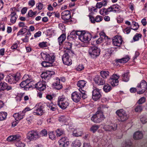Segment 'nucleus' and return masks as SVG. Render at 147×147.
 <instances>
[{
	"label": "nucleus",
	"mask_w": 147,
	"mask_h": 147,
	"mask_svg": "<svg viewBox=\"0 0 147 147\" xmlns=\"http://www.w3.org/2000/svg\"><path fill=\"white\" fill-rule=\"evenodd\" d=\"M62 60L64 64L67 65H70L72 64V61L70 58L69 53H66L62 56Z\"/></svg>",
	"instance_id": "dca6fc26"
},
{
	"label": "nucleus",
	"mask_w": 147,
	"mask_h": 147,
	"mask_svg": "<svg viewBox=\"0 0 147 147\" xmlns=\"http://www.w3.org/2000/svg\"><path fill=\"white\" fill-rule=\"evenodd\" d=\"M142 35L139 33H136L135 35L133 38V40L134 41H136L139 40L142 37Z\"/></svg>",
	"instance_id": "a19ab883"
},
{
	"label": "nucleus",
	"mask_w": 147,
	"mask_h": 147,
	"mask_svg": "<svg viewBox=\"0 0 147 147\" xmlns=\"http://www.w3.org/2000/svg\"><path fill=\"white\" fill-rule=\"evenodd\" d=\"M100 107L98 108V111L91 117V120L96 123H99L103 120L105 117L103 112L100 110Z\"/></svg>",
	"instance_id": "20e7f679"
},
{
	"label": "nucleus",
	"mask_w": 147,
	"mask_h": 147,
	"mask_svg": "<svg viewBox=\"0 0 147 147\" xmlns=\"http://www.w3.org/2000/svg\"><path fill=\"white\" fill-rule=\"evenodd\" d=\"M104 141L103 140H101V142L100 143H99L98 145H99L100 147L101 146H103L104 147H106V144L104 143Z\"/></svg>",
	"instance_id": "69168bd1"
},
{
	"label": "nucleus",
	"mask_w": 147,
	"mask_h": 147,
	"mask_svg": "<svg viewBox=\"0 0 147 147\" xmlns=\"http://www.w3.org/2000/svg\"><path fill=\"white\" fill-rule=\"evenodd\" d=\"M52 85L57 90L60 89L62 87V84L60 83V80L57 78H56L55 81Z\"/></svg>",
	"instance_id": "bb28decb"
},
{
	"label": "nucleus",
	"mask_w": 147,
	"mask_h": 147,
	"mask_svg": "<svg viewBox=\"0 0 147 147\" xmlns=\"http://www.w3.org/2000/svg\"><path fill=\"white\" fill-rule=\"evenodd\" d=\"M113 12L116 13L117 11H118L119 10V6L117 4L114 5H112Z\"/></svg>",
	"instance_id": "c03bdc74"
},
{
	"label": "nucleus",
	"mask_w": 147,
	"mask_h": 147,
	"mask_svg": "<svg viewBox=\"0 0 147 147\" xmlns=\"http://www.w3.org/2000/svg\"><path fill=\"white\" fill-rule=\"evenodd\" d=\"M20 77L18 75V74H13L11 75L10 76H7L5 80L7 82L11 84L16 83L18 81Z\"/></svg>",
	"instance_id": "9d476101"
},
{
	"label": "nucleus",
	"mask_w": 147,
	"mask_h": 147,
	"mask_svg": "<svg viewBox=\"0 0 147 147\" xmlns=\"http://www.w3.org/2000/svg\"><path fill=\"white\" fill-rule=\"evenodd\" d=\"M24 111L16 113L13 115V117L17 121L20 120L24 117L25 114L24 113Z\"/></svg>",
	"instance_id": "b1692460"
},
{
	"label": "nucleus",
	"mask_w": 147,
	"mask_h": 147,
	"mask_svg": "<svg viewBox=\"0 0 147 147\" xmlns=\"http://www.w3.org/2000/svg\"><path fill=\"white\" fill-rule=\"evenodd\" d=\"M35 4V1L34 0H30L28 2V4L29 6L33 7Z\"/></svg>",
	"instance_id": "e2e57ef3"
},
{
	"label": "nucleus",
	"mask_w": 147,
	"mask_h": 147,
	"mask_svg": "<svg viewBox=\"0 0 147 147\" xmlns=\"http://www.w3.org/2000/svg\"><path fill=\"white\" fill-rule=\"evenodd\" d=\"M132 26H133V27H136V28H131V29H133L134 30H137L139 27V26L138 23L134 21H133L132 22L131 26V27Z\"/></svg>",
	"instance_id": "79ce46f5"
},
{
	"label": "nucleus",
	"mask_w": 147,
	"mask_h": 147,
	"mask_svg": "<svg viewBox=\"0 0 147 147\" xmlns=\"http://www.w3.org/2000/svg\"><path fill=\"white\" fill-rule=\"evenodd\" d=\"M92 138L93 142L96 143L98 142L100 140L98 137L95 136H93Z\"/></svg>",
	"instance_id": "052dcab7"
},
{
	"label": "nucleus",
	"mask_w": 147,
	"mask_h": 147,
	"mask_svg": "<svg viewBox=\"0 0 147 147\" xmlns=\"http://www.w3.org/2000/svg\"><path fill=\"white\" fill-rule=\"evenodd\" d=\"M65 45L66 46L67 49L68 51H68V52L70 53V50L72 47V44L69 42H67L66 43ZM71 52H72V51H71Z\"/></svg>",
	"instance_id": "603ef678"
},
{
	"label": "nucleus",
	"mask_w": 147,
	"mask_h": 147,
	"mask_svg": "<svg viewBox=\"0 0 147 147\" xmlns=\"http://www.w3.org/2000/svg\"><path fill=\"white\" fill-rule=\"evenodd\" d=\"M56 132L57 136L58 137L60 136L64 133L63 131L61 129H57Z\"/></svg>",
	"instance_id": "09e8293b"
},
{
	"label": "nucleus",
	"mask_w": 147,
	"mask_h": 147,
	"mask_svg": "<svg viewBox=\"0 0 147 147\" xmlns=\"http://www.w3.org/2000/svg\"><path fill=\"white\" fill-rule=\"evenodd\" d=\"M100 74L102 77L106 78L109 76V73L107 71H100Z\"/></svg>",
	"instance_id": "f704fd0d"
},
{
	"label": "nucleus",
	"mask_w": 147,
	"mask_h": 147,
	"mask_svg": "<svg viewBox=\"0 0 147 147\" xmlns=\"http://www.w3.org/2000/svg\"><path fill=\"white\" fill-rule=\"evenodd\" d=\"M43 7V4L40 3H38V5L36 6V7L38 8L39 10H41L42 9Z\"/></svg>",
	"instance_id": "0e129e2a"
},
{
	"label": "nucleus",
	"mask_w": 147,
	"mask_h": 147,
	"mask_svg": "<svg viewBox=\"0 0 147 147\" xmlns=\"http://www.w3.org/2000/svg\"><path fill=\"white\" fill-rule=\"evenodd\" d=\"M129 72L128 71H127L122 75V80L124 82H127L129 80Z\"/></svg>",
	"instance_id": "c756f323"
},
{
	"label": "nucleus",
	"mask_w": 147,
	"mask_h": 147,
	"mask_svg": "<svg viewBox=\"0 0 147 147\" xmlns=\"http://www.w3.org/2000/svg\"><path fill=\"white\" fill-rule=\"evenodd\" d=\"M82 134V132L81 131L76 132V131H73V135L74 136L78 137L81 136Z\"/></svg>",
	"instance_id": "de8ad7c7"
},
{
	"label": "nucleus",
	"mask_w": 147,
	"mask_h": 147,
	"mask_svg": "<svg viewBox=\"0 0 147 147\" xmlns=\"http://www.w3.org/2000/svg\"><path fill=\"white\" fill-rule=\"evenodd\" d=\"M57 104L59 107L63 109H65L69 105L67 100L64 95L58 97Z\"/></svg>",
	"instance_id": "423d86ee"
},
{
	"label": "nucleus",
	"mask_w": 147,
	"mask_h": 147,
	"mask_svg": "<svg viewBox=\"0 0 147 147\" xmlns=\"http://www.w3.org/2000/svg\"><path fill=\"white\" fill-rule=\"evenodd\" d=\"M123 42V40L120 36H116L113 39V43L114 46L119 47Z\"/></svg>",
	"instance_id": "f3484780"
},
{
	"label": "nucleus",
	"mask_w": 147,
	"mask_h": 147,
	"mask_svg": "<svg viewBox=\"0 0 147 147\" xmlns=\"http://www.w3.org/2000/svg\"><path fill=\"white\" fill-rule=\"evenodd\" d=\"M147 83L146 80H142L137 86V93L139 94L144 93L146 90Z\"/></svg>",
	"instance_id": "6e6552de"
},
{
	"label": "nucleus",
	"mask_w": 147,
	"mask_h": 147,
	"mask_svg": "<svg viewBox=\"0 0 147 147\" xmlns=\"http://www.w3.org/2000/svg\"><path fill=\"white\" fill-rule=\"evenodd\" d=\"M142 110V105H138L135 106V111L137 112H140Z\"/></svg>",
	"instance_id": "37998d69"
},
{
	"label": "nucleus",
	"mask_w": 147,
	"mask_h": 147,
	"mask_svg": "<svg viewBox=\"0 0 147 147\" xmlns=\"http://www.w3.org/2000/svg\"><path fill=\"white\" fill-rule=\"evenodd\" d=\"M140 120L143 124H144L147 122V116H144L141 117Z\"/></svg>",
	"instance_id": "3c124183"
},
{
	"label": "nucleus",
	"mask_w": 147,
	"mask_h": 147,
	"mask_svg": "<svg viewBox=\"0 0 147 147\" xmlns=\"http://www.w3.org/2000/svg\"><path fill=\"white\" fill-rule=\"evenodd\" d=\"M61 17L63 20H68L71 17L70 11L68 10L64 11L61 13Z\"/></svg>",
	"instance_id": "aec40b11"
},
{
	"label": "nucleus",
	"mask_w": 147,
	"mask_h": 147,
	"mask_svg": "<svg viewBox=\"0 0 147 147\" xmlns=\"http://www.w3.org/2000/svg\"><path fill=\"white\" fill-rule=\"evenodd\" d=\"M117 128V124H113L111 125H106L104 127V129L106 131H115Z\"/></svg>",
	"instance_id": "412c9836"
},
{
	"label": "nucleus",
	"mask_w": 147,
	"mask_h": 147,
	"mask_svg": "<svg viewBox=\"0 0 147 147\" xmlns=\"http://www.w3.org/2000/svg\"><path fill=\"white\" fill-rule=\"evenodd\" d=\"M54 72L53 71H48L43 72L41 75L42 81L38 82L35 84V87L40 91L44 90L46 88V82L50 79Z\"/></svg>",
	"instance_id": "f257e3e1"
},
{
	"label": "nucleus",
	"mask_w": 147,
	"mask_h": 147,
	"mask_svg": "<svg viewBox=\"0 0 147 147\" xmlns=\"http://www.w3.org/2000/svg\"><path fill=\"white\" fill-rule=\"evenodd\" d=\"M103 89L104 91L106 92L110 91L112 89L111 86L108 84H106L104 86Z\"/></svg>",
	"instance_id": "58836bf2"
},
{
	"label": "nucleus",
	"mask_w": 147,
	"mask_h": 147,
	"mask_svg": "<svg viewBox=\"0 0 147 147\" xmlns=\"http://www.w3.org/2000/svg\"><path fill=\"white\" fill-rule=\"evenodd\" d=\"M89 17L90 21L92 23H95V22H100L103 19V17L100 16L98 15L95 18L91 16H90Z\"/></svg>",
	"instance_id": "5701e85b"
},
{
	"label": "nucleus",
	"mask_w": 147,
	"mask_h": 147,
	"mask_svg": "<svg viewBox=\"0 0 147 147\" xmlns=\"http://www.w3.org/2000/svg\"><path fill=\"white\" fill-rule=\"evenodd\" d=\"M9 16L11 17V22L13 24L15 23L18 18V16L16 14V13L14 11L11 12Z\"/></svg>",
	"instance_id": "cd10ccee"
},
{
	"label": "nucleus",
	"mask_w": 147,
	"mask_h": 147,
	"mask_svg": "<svg viewBox=\"0 0 147 147\" xmlns=\"http://www.w3.org/2000/svg\"><path fill=\"white\" fill-rule=\"evenodd\" d=\"M94 80L95 82L98 85H103L105 83V81L104 79L98 75L96 76L94 79Z\"/></svg>",
	"instance_id": "4be33fe9"
},
{
	"label": "nucleus",
	"mask_w": 147,
	"mask_h": 147,
	"mask_svg": "<svg viewBox=\"0 0 147 147\" xmlns=\"http://www.w3.org/2000/svg\"><path fill=\"white\" fill-rule=\"evenodd\" d=\"M101 96L100 90L99 89L94 88L92 91V99L95 101H97L100 99Z\"/></svg>",
	"instance_id": "ddd939ff"
},
{
	"label": "nucleus",
	"mask_w": 147,
	"mask_h": 147,
	"mask_svg": "<svg viewBox=\"0 0 147 147\" xmlns=\"http://www.w3.org/2000/svg\"><path fill=\"white\" fill-rule=\"evenodd\" d=\"M100 14L104 16L105 14H107L106 9L103 8L100 9L99 11Z\"/></svg>",
	"instance_id": "8fccbe9b"
},
{
	"label": "nucleus",
	"mask_w": 147,
	"mask_h": 147,
	"mask_svg": "<svg viewBox=\"0 0 147 147\" xmlns=\"http://www.w3.org/2000/svg\"><path fill=\"white\" fill-rule=\"evenodd\" d=\"M41 56L45 61L42 62V65L44 67H49L53 65L55 61V57L53 54L47 53H41Z\"/></svg>",
	"instance_id": "f03ea898"
},
{
	"label": "nucleus",
	"mask_w": 147,
	"mask_h": 147,
	"mask_svg": "<svg viewBox=\"0 0 147 147\" xmlns=\"http://www.w3.org/2000/svg\"><path fill=\"white\" fill-rule=\"evenodd\" d=\"M116 113L119 117V120L121 121H123L128 119V116L122 109L117 110Z\"/></svg>",
	"instance_id": "1a4fd4ad"
},
{
	"label": "nucleus",
	"mask_w": 147,
	"mask_h": 147,
	"mask_svg": "<svg viewBox=\"0 0 147 147\" xmlns=\"http://www.w3.org/2000/svg\"><path fill=\"white\" fill-rule=\"evenodd\" d=\"M60 147H67L69 144V142L66 138L63 137L58 141Z\"/></svg>",
	"instance_id": "6ab92c4d"
},
{
	"label": "nucleus",
	"mask_w": 147,
	"mask_h": 147,
	"mask_svg": "<svg viewBox=\"0 0 147 147\" xmlns=\"http://www.w3.org/2000/svg\"><path fill=\"white\" fill-rule=\"evenodd\" d=\"M99 127V126L98 125H94L90 127V131L94 133L97 131Z\"/></svg>",
	"instance_id": "e433bc0d"
},
{
	"label": "nucleus",
	"mask_w": 147,
	"mask_h": 147,
	"mask_svg": "<svg viewBox=\"0 0 147 147\" xmlns=\"http://www.w3.org/2000/svg\"><path fill=\"white\" fill-rule=\"evenodd\" d=\"M47 106L49 108L48 109H50L52 111H55L57 109L56 106L55 105L53 104L52 102L47 105Z\"/></svg>",
	"instance_id": "4c0bfd02"
},
{
	"label": "nucleus",
	"mask_w": 147,
	"mask_h": 147,
	"mask_svg": "<svg viewBox=\"0 0 147 147\" xmlns=\"http://www.w3.org/2000/svg\"><path fill=\"white\" fill-rule=\"evenodd\" d=\"M7 84L5 82H1L0 83V90L3 91L6 89Z\"/></svg>",
	"instance_id": "ea45409f"
},
{
	"label": "nucleus",
	"mask_w": 147,
	"mask_h": 147,
	"mask_svg": "<svg viewBox=\"0 0 147 147\" xmlns=\"http://www.w3.org/2000/svg\"><path fill=\"white\" fill-rule=\"evenodd\" d=\"M66 38V35L64 34H62L58 38V41L59 45H60L65 40Z\"/></svg>",
	"instance_id": "473e14b6"
},
{
	"label": "nucleus",
	"mask_w": 147,
	"mask_h": 147,
	"mask_svg": "<svg viewBox=\"0 0 147 147\" xmlns=\"http://www.w3.org/2000/svg\"><path fill=\"white\" fill-rule=\"evenodd\" d=\"M59 120L61 122L65 123L67 121V118L64 116H61L59 118Z\"/></svg>",
	"instance_id": "a18cd8bd"
},
{
	"label": "nucleus",
	"mask_w": 147,
	"mask_h": 147,
	"mask_svg": "<svg viewBox=\"0 0 147 147\" xmlns=\"http://www.w3.org/2000/svg\"><path fill=\"white\" fill-rule=\"evenodd\" d=\"M131 28V27H127L123 30V32L125 33L128 34L130 32Z\"/></svg>",
	"instance_id": "864d4df0"
},
{
	"label": "nucleus",
	"mask_w": 147,
	"mask_h": 147,
	"mask_svg": "<svg viewBox=\"0 0 147 147\" xmlns=\"http://www.w3.org/2000/svg\"><path fill=\"white\" fill-rule=\"evenodd\" d=\"M80 35L79 36V39L82 42L87 43L90 41L91 38V34L87 32H81Z\"/></svg>",
	"instance_id": "0eeeda50"
},
{
	"label": "nucleus",
	"mask_w": 147,
	"mask_h": 147,
	"mask_svg": "<svg viewBox=\"0 0 147 147\" xmlns=\"http://www.w3.org/2000/svg\"><path fill=\"white\" fill-rule=\"evenodd\" d=\"M143 136V134L142 131H137L134 133L133 135V138L135 140L142 139Z\"/></svg>",
	"instance_id": "a878e982"
},
{
	"label": "nucleus",
	"mask_w": 147,
	"mask_h": 147,
	"mask_svg": "<svg viewBox=\"0 0 147 147\" xmlns=\"http://www.w3.org/2000/svg\"><path fill=\"white\" fill-rule=\"evenodd\" d=\"M81 31H73L70 33L69 35L67 36V38H71L73 39H75L78 36L79 38V36L80 35Z\"/></svg>",
	"instance_id": "393cba45"
},
{
	"label": "nucleus",
	"mask_w": 147,
	"mask_h": 147,
	"mask_svg": "<svg viewBox=\"0 0 147 147\" xmlns=\"http://www.w3.org/2000/svg\"><path fill=\"white\" fill-rule=\"evenodd\" d=\"M27 10V8L26 7H23L21 11V13L22 14H25Z\"/></svg>",
	"instance_id": "774afa93"
},
{
	"label": "nucleus",
	"mask_w": 147,
	"mask_h": 147,
	"mask_svg": "<svg viewBox=\"0 0 147 147\" xmlns=\"http://www.w3.org/2000/svg\"><path fill=\"white\" fill-rule=\"evenodd\" d=\"M43 107L41 104H37L34 108L33 114L34 115H42L43 113Z\"/></svg>",
	"instance_id": "4468645a"
},
{
	"label": "nucleus",
	"mask_w": 147,
	"mask_h": 147,
	"mask_svg": "<svg viewBox=\"0 0 147 147\" xmlns=\"http://www.w3.org/2000/svg\"><path fill=\"white\" fill-rule=\"evenodd\" d=\"M119 78V76H117L116 74H113L108 80V82L113 86H117L118 84V79Z\"/></svg>",
	"instance_id": "2eb2a0df"
},
{
	"label": "nucleus",
	"mask_w": 147,
	"mask_h": 147,
	"mask_svg": "<svg viewBox=\"0 0 147 147\" xmlns=\"http://www.w3.org/2000/svg\"><path fill=\"white\" fill-rule=\"evenodd\" d=\"M129 59V58L128 56H126L125 57L122 59L117 60L116 62L121 63H125L127 62Z\"/></svg>",
	"instance_id": "2f4dec72"
},
{
	"label": "nucleus",
	"mask_w": 147,
	"mask_h": 147,
	"mask_svg": "<svg viewBox=\"0 0 147 147\" xmlns=\"http://www.w3.org/2000/svg\"><path fill=\"white\" fill-rule=\"evenodd\" d=\"M40 135L42 136H46L47 135V130L45 129H42L40 132Z\"/></svg>",
	"instance_id": "13d9d810"
},
{
	"label": "nucleus",
	"mask_w": 147,
	"mask_h": 147,
	"mask_svg": "<svg viewBox=\"0 0 147 147\" xmlns=\"http://www.w3.org/2000/svg\"><path fill=\"white\" fill-rule=\"evenodd\" d=\"M145 98L144 97H142L139 100L138 103L139 104H141L145 102Z\"/></svg>",
	"instance_id": "bf43d9fd"
},
{
	"label": "nucleus",
	"mask_w": 147,
	"mask_h": 147,
	"mask_svg": "<svg viewBox=\"0 0 147 147\" xmlns=\"http://www.w3.org/2000/svg\"><path fill=\"white\" fill-rule=\"evenodd\" d=\"M84 68L83 65L82 64H79L76 68V69L78 71H81Z\"/></svg>",
	"instance_id": "4d7b16f0"
},
{
	"label": "nucleus",
	"mask_w": 147,
	"mask_h": 147,
	"mask_svg": "<svg viewBox=\"0 0 147 147\" xmlns=\"http://www.w3.org/2000/svg\"><path fill=\"white\" fill-rule=\"evenodd\" d=\"M81 144V143L80 140H76L72 142L71 146L72 147H80Z\"/></svg>",
	"instance_id": "7c9ffc66"
},
{
	"label": "nucleus",
	"mask_w": 147,
	"mask_h": 147,
	"mask_svg": "<svg viewBox=\"0 0 147 147\" xmlns=\"http://www.w3.org/2000/svg\"><path fill=\"white\" fill-rule=\"evenodd\" d=\"M71 97L73 100L75 102H78L80 101L82 97L80 92L77 91L73 92L71 94Z\"/></svg>",
	"instance_id": "a211bd4d"
},
{
	"label": "nucleus",
	"mask_w": 147,
	"mask_h": 147,
	"mask_svg": "<svg viewBox=\"0 0 147 147\" xmlns=\"http://www.w3.org/2000/svg\"><path fill=\"white\" fill-rule=\"evenodd\" d=\"M21 136L19 135H16L9 136L7 138V140L9 142L17 141L15 143L16 146L18 147H24L25 144L19 141L20 140Z\"/></svg>",
	"instance_id": "39448f33"
},
{
	"label": "nucleus",
	"mask_w": 147,
	"mask_h": 147,
	"mask_svg": "<svg viewBox=\"0 0 147 147\" xmlns=\"http://www.w3.org/2000/svg\"><path fill=\"white\" fill-rule=\"evenodd\" d=\"M86 83V82L83 80H81L78 81L77 83V86L80 88V90H81L83 91L82 89L85 86Z\"/></svg>",
	"instance_id": "c85d7f7f"
},
{
	"label": "nucleus",
	"mask_w": 147,
	"mask_h": 147,
	"mask_svg": "<svg viewBox=\"0 0 147 147\" xmlns=\"http://www.w3.org/2000/svg\"><path fill=\"white\" fill-rule=\"evenodd\" d=\"M103 38L102 37L98 39L96 41V42L97 44H99L101 43L103 40Z\"/></svg>",
	"instance_id": "338daca9"
},
{
	"label": "nucleus",
	"mask_w": 147,
	"mask_h": 147,
	"mask_svg": "<svg viewBox=\"0 0 147 147\" xmlns=\"http://www.w3.org/2000/svg\"><path fill=\"white\" fill-rule=\"evenodd\" d=\"M38 46L40 48H44L47 47V45L46 42H42L39 43Z\"/></svg>",
	"instance_id": "49530a36"
},
{
	"label": "nucleus",
	"mask_w": 147,
	"mask_h": 147,
	"mask_svg": "<svg viewBox=\"0 0 147 147\" xmlns=\"http://www.w3.org/2000/svg\"><path fill=\"white\" fill-rule=\"evenodd\" d=\"M100 51V49L99 48L93 47L89 49V53L92 57L94 58L99 55Z\"/></svg>",
	"instance_id": "9b49d317"
},
{
	"label": "nucleus",
	"mask_w": 147,
	"mask_h": 147,
	"mask_svg": "<svg viewBox=\"0 0 147 147\" xmlns=\"http://www.w3.org/2000/svg\"><path fill=\"white\" fill-rule=\"evenodd\" d=\"M30 77L31 76L28 75H26L24 76L23 78V81L20 84L21 88L27 90L32 86L31 83L32 81L30 79Z\"/></svg>",
	"instance_id": "7ed1b4c3"
},
{
	"label": "nucleus",
	"mask_w": 147,
	"mask_h": 147,
	"mask_svg": "<svg viewBox=\"0 0 147 147\" xmlns=\"http://www.w3.org/2000/svg\"><path fill=\"white\" fill-rule=\"evenodd\" d=\"M49 135V138L52 140L55 139L56 138L55 136L53 131L50 132Z\"/></svg>",
	"instance_id": "5fc2aeb1"
},
{
	"label": "nucleus",
	"mask_w": 147,
	"mask_h": 147,
	"mask_svg": "<svg viewBox=\"0 0 147 147\" xmlns=\"http://www.w3.org/2000/svg\"><path fill=\"white\" fill-rule=\"evenodd\" d=\"M31 36V33L30 32L28 31L27 33L26 36L24 38H22V40L24 42H27L29 41V39Z\"/></svg>",
	"instance_id": "72a5a7b5"
},
{
	"label": "nucleus",
	"mask_w": 147,
	"mask_h": 147,
	"mask_svg": "<svg viewBox=\"0 0 147 147\" xmlns=\"http://www.w3.org/2000/svg\"><path fill=\"white\" fill-rule=\"evenodd\" d=\"M7 113L5 112H0V120L3 121L6 119Z\"/></svg>",
	"instance_id": "c9c22d12"
},
{
	"label": "nucleus",
	"mask_w": 147,
	"mask_h": 147,
	"mask_svg": "<svg viewBox=\"0 0 147 147\" xmlns=\"http://www.w3.org/2000/svg\"><path fill=\"white\" fill-rule=\"evenodd\" d=\"M132 144L130 141L126 142L125 143V144L123 146V147H132Z\"/></svg>",
	"instance_id": "6e6d98bb"
},
{
	"label": "nucleus",
	"mask_w": 147,
	"mask_h": 147,
	"mask_svg": "<svg viewBox=\"0 0 147 147\" xmlns=\"http://www.w3.org/2000/svg\"><path fill=\"white\" fill-rule=\"evenodd\" d=\"M40 137L38 132L34 130L29 131L28 133L27 136V138L30 141L36 140Z\"/></svg>",
	"instance_id": "f8f14e48"
},
{
	"label": "nucleus",
	"mask_w": 147,
	"mask_h": 147,
	"mask_svg": "<svg viewBox=\"0 0 147 147\" xmlns=\"http://www.w3.org/2000/svg\"><path fill=\"white\" fill-rule=\"evenodd\" d=\"M79 90L80 91V92L81 94H82V98L83 99H85L87 97V96L84 90H83V91H82L81 90H80V89H79Z\"/></svg>",
	"instance_id": "680f3d73"
}]
</instances>
